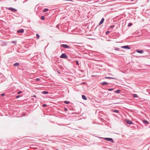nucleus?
Wrapping results in <instances>:
<instances>
[{"label": "nucleus", "instance_id": "obj_2", "mask_svg": "<svg viewBox=\"0 0 150 150\" xmlns=\"http://www.w3.org/2000/svg\"><path fill=\"white\" fill-rule=\"evenodd\" d=\"M60 57L61 58H64V59H67L68 58L67 56L65 53H62L61 54V55L60 56Z\"/></svg>", "mask_w": 150, "mask_h": 150}, {"label": "nucleus", "instance_id": "obj_17", "mask_svg": "<svg viewBox=\"0 0 150 150\" xmlns=\"http://www.w3.org/2000/svg\"><path fill=\"white\" fill-rule=\"evenodd\" d=\"M143 122L144 123H145L146 124H149V122L147 120H144L143 121Z\"/></svg>", "mask_w": 150, "mask_h": 150}, {"label": "nucleus", "instance_id": "obj_23", "mask_svg": "<svg viewBox=\"0 0 150 150\" xmlns=\"http://www.w3.org/2000/svg\"><path fill=\"white\" fill-rule=\"evenodd\" d=\"M48 10V9L47 8H45L44 9V12H46Z\"/></svg>", "mask_w": 150, "mask_h": 150}, {"label": "nucleus", "instance_id": "obj_24", "mask_svg": "<svg viewBox=\"0 0 150 150\" xmlns=\"http://www.w3.org/2000/svg\"><path fill=\"white\" fill-rule=\"evenodd\" d=\"M45 19V17L44 16H42L41 17V19L42 20H44Z\"/></svg>", "mask_w": 150, "mask_h": 150}, {"label": "nucleus", "instance_id": "obj_26", "mask_svg": "<svg viewBox=\"0 0 150 150\" xmlns=\"http://www.w3.org/2000/svg\"><path fill=\"white\" fill-rule=\"evenodd\" d=\"M12 43H13V44H16V41H12Z\"/></svg>", "mask_w": 150, "mask_h": 150}, {"label": "nucleus", "instance_id": "obj_41", "mask_svg": "<svg viewBox=\"0 0 150 150\" xmlns=\"http://www.w3.org/2000/svg\"><path fill=\"white\" fill-rule=\"evenodd\" d=\"M27 1V0H25V1Z\"/></svg>", "mask_w": 150, "mask_h": 150}, {"label": "nucleus", "instance_id": "obj_9", "mask_svg": "<svg viewBox=\"0 0 150 150\" xmlns=\"http://www.w3.org/2000/svg\"><path fill=\"white\" fill-rule=\"evenodd\" d=\"M136 51L137 53H140V54H142L143 53V50H137Z\"/></svg>", "mask_w": 150, "mask_h": 150}, {"label": "nucleus", "instance_id": "obj_6", "mask_svg": "<svg viewBox=\"0 0 150 150\" xmlns=\"http://www.w3.org/2000/svg\"><path fill=\"white\" fill-rule=\"evenodd\" d=\"M125 122L128 124L131 125L133 124V122L132 121L128 119L126 120Z\"/></svg>", "mask_w": 150, "mask_h": 150}, {"label": "nucleus", "instance_id": "obj_39", "mask_svg": "<svg viewBox=\"0 0 150 150\" xmlns=\"http://www.w3.org/2000/svg\"><path fill=\"white\" fill-rule=\"evenodd\" d=\"M58 73H59V74H60V73L58 71Z\"/></svg>", "mask_w": 150, "mask_h": 150}, {"label": "nucleus", "instance_id": "obj_21", "mask_svg": "<svg viewBox=\"0 0 150 150\" xmlns=\"http://www.w3.org/2000/svg\"><path fill=\"white\" fill-rule=\"evenodd\" d=\"M120 50V49L118 48H117V47H115V50L119 51Z\"/></svg>", "mask_w": 150, "mask_h": 150}, {"label": "nucleus", "instance_id": "obj_13", "mask_svg": "<svg viewBox=\"0 0 150 150\" xmlns=\"http://www.w3.org/2000/svg\"><path fill=\"white\" fill-rule=\"evenodd\" d=\"M19 65V63L18 62H16L15 63H14L13 64V66L15 67H16L17 66H18Z\"/></svg>", "mask_w": 150, "mask_h": 150}, {"label": "nucleus", "instance_id": "obj_8", "mask_svg": "<svg viewBox=\"0 0 150 150\" xmlns=\"http://www.w3.org/2000/svg\"><path fill=\"white\" fill-rule=\"evenodd\" d=\"M104 19L103 18H102L99 23V25L102 24L104 22Z\"/></svg>", "mask_w": 150, "mask_h": 150}, {"label": "nucleus", "instance_id": "obj_20", "mask_svg": "<svg viewBox=\"0 0 150 150\" xmlns=\"http://www.w3.org/2000/svg\"><path fill=\"white\" fill-rule=\"evenodd\" d=\"M76 64H77V65H79V62L78 61H75Z\"/></svg>", "mask_w": 150, "mask_h": 150}, {"label": "nucleus", "instance_id": "obj_22", "mask_svg": "<svg viewBox=\"0 0 150 150\" xmlns=\"http://www.w3.org/2000/svg\"><path fill=\"white\" fill-rule=\"evenodd\" d=\"M36 36L37 38L38 39L40 37L39 35L38 34H36Z\"/></svg>", "mask_w": 150, "mask_h": 150}, {"label": "nucleus", "instance_id": "obj_34", "mask_svg": "<svg viewBox=\"0 0 150 150\" xmlns=\"http://www.w3.org/2000/svg\"><path fill=\"white\" fill-rule=\"evenodd\" d=\"M5 95L4 93H2L1 94V96H5Z\"/></svg>", "mask_w": 150, "mask_h": 150}, {"label": "nucleus", "instance_id": "obj_42", "mask_svg": "<svg viewBox=\"0 0 150 150\" xmlns=\"http://www.w3.org/2000/svg\"><path fill=\"white\" fill-rule=\"evenodd\" d=\"M23 115H24V116H25V114H23Z\"/></svg>", "mask_w": 150, "mask_h": 150}, {"label": "nucleus", "instance_id": "obj_28", "mask_svg": "<svg viewBox=\"0 0 150 150\" xmlns=\"http://www.w3.org/2000/svg\"><path fill=\"white\" fill-rule=\"evenodd\" d=\"M115 27V25H111L110 26V28H113L114 27Z\"/></svg>", "mask_w": 150, "mask_h": 150}, {"label": "nucleus", "instance_id": "obj_11", "mask_svg": "<svg viewBox=\"0 0 150 150\" xmlns=\"http://www.w3.org/2000/svg\"><path fill=\"white\" fill-rule=\"evenodd\" d=\"M105 78L109 79H116V80L117 79H116L115 78L112 77H105Z\"/></svg>", "mask_w": 150, "mask_h": 150}, {"label": "nucleus", "instance_id": "obj_30", "mask_svg": "<svg viewBox=\"0 0 150 150\" xmlns=\"http://www.w3.org/2000/svg\"><path fill=\"white\" fill-rule=\"evenodd\" d=\"M21 93H22V91H19L17 93H18V94H21Z\"/></svg>", "mask_w": 150, "mask_h": 150}, {"label": "nucleus", "instance_id": "obj_27", "mask_svg": "<svg viewBox=\"0 0 150 150\" xmlns=\"http://www.w3.org/2000/svg\"><path fill=\"white\" fill-rule=\"evenodd\" d=\"M114 89L113 88H109L108 89V90L110 91H111L113 90Z\"/></svg>", "mask_w": 150, "mask_h": 150}, {"label": "nucleus", "instance_id": "obj_10", "mask_svg": "<svg viewBox=\"0 0 150 150\" xmlns=\"http://www.w3.org/2000/svg\"><path fill=\"white\" fill-rule=\"evenodd\" d=\"M121 91V90H117L116 91H114V93H119Z\"/></svg>", "mask_w": 150, "mask_h": 150}, {"label": "nucleus", "instance_id": "obj_40", "mask_svg": "<svg viewBox=\"0 0 150 150\" xmlns=\"http://www.w3.org/2000/svg\"><path fill=\"white\" fill-rule=\"evenodd\" d=\"M27 1V0H25V1Z\"/></svg>", "mask_w": 150, "mask_h": 150}, {"label": "nucleus", "instance_id": "obj_7", "mask_svg": "<svg viewBox=\"0 0 150 150\" xmlns=\"http://www.w3.org/2000/svg\"><path fill=\"white\" fill-rule=\"evenodd\" d=\"M24 30L23 29H21L18 30L17 32L18 33H22L24 32Z\"/></svg>", "mask_w": 150, "mask_h": 150}, {"label": "nucleus", "instance_id": "obj_18", "mask_svg": "<svg viewBox=\"0 0 150 150\" xmlns=\"http://www.w3.org/2000/svg\"><path fill=\"white\" fill-rule=\"evenodd\" d=\"M113 112L116 113H118L119 111L117 110H113Z\"/></svg>", "mask_w": 150, "mask_h": 150}, {"label": "nucleus", "instance_id": "obj_37", "mask_svg": "<svg viewBox=\"0 0 150 150\" xmlns=\"http://www.w3.org/2000/svg\"><path fill=\"white\" fill-rule=\"evenodd\" d=\"M134 0H131L132 1H133Z\"/></svg>", "mask_w": 150, "mask_h": 150}, {"label": "nucleus", "instance_id": "obj_14", "mask_svg": "<svg viewBox=\"0 0 150 150\" xmlns=\"http://www.w3.org/2000/svg\"><path fill=\"white\" fill-rule=\"evenodd\" d=\"M101 84L103 85H106L108 84L107 82H104L101 83Z\"/></svg>", "mask_w": 150, "mask_h": 150}, {"label": "nucleus", "instance_id": "obj_31", "mask_svg": "<svg viewBox=\"0 0 150 150\" xmlns=\"http://www.w3.org/2000/svg\"><path fill=\"white\" fill-rule=\"evenodd\" d=\"M67 110H68V109L67 108H64V110L65 111H67Z\"/></svg>", "mask_w": 150, "mask_h": 150}, {"label": "nucleus", "instance_id": "obj_5", "mask_svg": "<svg viewBox=\"0 0 150 150\" xmlns=\"http://www.w3.org/2000/svg\"><path fill=\"white\" fill-rule=\"evenodd\" d=\"M121 48L128 50L130 49V47L128 45L121 46Z\"/></svg>", "mask_w": 150, "mask_h": 150}, {"label": "nucleus", "instance_id": "obj_12", "mask_svg": "<svg viewBox=\"0 0 150 150\" xmlns=\"http://www.w3.org/2000/svg\"><path fill=\"white\" fill-rule=\"evenodd\" d=\"M82 99L85 100H86L87 99V98L84 95H82Z\"/></svg>", "mask_w": 150, "mask_h": 150}, {"label": "nucleus", "instance_id": "obj_32", "mask_svg": "<svg viewBox=\"0 0 150 150\" xmlns=\"http://www.w3.org/2000/svg\"><path fill=\"white\" fill-rule=\"evenodd\" d=\"M40 80V79L38 78H36V79L35 80L36 81H39Z\"/></svg>", "mask_w": 150, "mask_h": 150}, {"label": "nucleus", "instance_id": "obj_29", "mask_svg": "<svg viewBox=\"0 0 150 150\" xmlns=\"http://www.w3.org/2000/svg\"><path fill=\"white\" fill-rule=\"evenodd\" d=\"M109 32H110L109 31H107L106 32L105 34H106L107 35L109 33Z\"/></svg>", "mask_w": 150, "mask_h": 150}, {"label": "nucleus", "instance_id": "obj_16", "mask_svg": "<svg viewBox=\"0 0 150 150\" xmlns=\"http://www.w3.org/2000/svg\"><path fill=\"white\" fill-rule=\"evenodd\" d=\"M48 92L47 91H43L42 92V93L44 94H47L48 93Z\"/></svg>", "mask_w": 150, "mask_h": 150}, {"label": "nucleus", "instance_id": "obj_19", "mask_svg": "<svg viewBox=\"0 0 150 150\" xmlns=\"http://www.w3.org/2000/svg\"><path fill=\"white\" fill-rule=\"evenodd\" d=\"M64 103L66 104H68L69 103V102L67 101H64Z\"/></svg>", "mask_w": 150, "mask_h": 150}, {"label": "nucleus", "instance_id": "obj_38", "mask_svg": "<svg viewBox=\"0 0 150 150\" xmlns=\"http://www.w3.org/2000/svg\"><path fill=\"white\" fill-rule=\"evenodd\" d=\"M58 26H58V25H57L56 26V27H57V28Z\"/></svg>", "mask_w": 150, "mask_h": 150}, {"label": "nucleus", "instance_id": "obj_15", "mask_svg": "<svg viewBox=\"0 0 150 150\" xmlns=\"http://www.w3.org/2000/svg\"><path fill=\"white\" fill-rule=\"evenodd\" d=\"M133 96L134 98H138V95L136 94H134L133 95Z\"/></svg>", "mask_w": 150, "mask_h": 150}, {"label": "nucleus", "instance_id": "obj_3", "mask_svg": "<svg viewBox=\"0 0 150 150\" xmlns=\"http://www.w3.org/2000/svg\"><path fill=\"white\" fill-rule=\"evenodd\" d=\"M7 9L13 12H16L17 11V10L16 9L12 7H9Z\"/></svg>", "mask_w": 150, "mask_h": 150}, {"label": "nucleus", "instance_id": "obj_36", "mask_svg": "<svg viewBox=\"0 0 150 150\" xmlns=\"http://www.w3.org/2000/svg\"><path fill=\"white\" fill-rule=\"evenodd\" d=\"M33 97H36V96L35 95H34V96H33Z\"/></svg>", "mask_w": 150, "mask_h": 150}, {"label": "nucleus", "instance_id": "obj_25", "mask_svg": "<svg viewBox=\"0 0 150 150\" xmlns=\"http://www.w3.org/2000/svg\"><path fill=\"white\" fill-rule=\"evenodd\" d=\"M132 25V23H129L128 25V26L129 27L131 26Z\"/></svg>", "mask_w": 150, "mask_h": 150}, {"label": "nucleus", "instance_id": "obj_33", "mask_svg": "<svg viewBox=\"0 0 150 150\" xmlns=\"http://www.w3.org/2000/svg\"><path fill=\"white\" fill-rule=\"evenodd\" d=\"M20 97V95H18L16 96V98H19Z\"/></svg>", "mask_w": 150, "mask_h": 150}, {"label": "nucleus", "instance_id": "obj_4", "mask_svg": "<svg viewBox=\"0 0 150 150\" xmlns=\"http://www.w3.org/2000/svg\"><path fill=\"white\" fill-rule=\"evenodd\" d=\"M60 46L64 48L69 49L70 48V47L69 45L66 44H62L60 45Z\"/></svg>", "mask_w": 150, "mask_h": 150}, {"label": "nucleus", "instance_id": "obj_1", "mask_svg": "<svg viewBox=\"0 0 150 150\" xmlns=\"http://www.w3.org/2000/svg\"><path fill=\"white\" fill-rule=\"evenodd\" d=\"M99 138L103 139L105 140H107L108 141L112 143H114V142L113 141V139L112 138H103V137H99Z\"/></svg>", "mask_w": 150, "mask_h": 150}, {"label": "nucleus", "instance_id": "obj_35", "mask_svg": "<svg viewBox=\"0 0 150 150\" xmlns=\"http://www.w3.org/2000/svg\"><path fill=\"white\" fill-rule=\"evenodd\" d=\"M46 106H47V105L45 104H44L43 105V106L44 107H46Z\"/></svg>", "mask_w": 150, "mask_h": 150}]
</instances>
